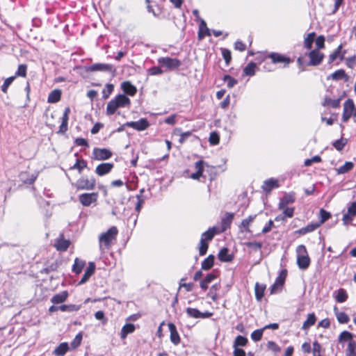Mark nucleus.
<instances>
[{"mask_svg":"<svg viewBox=\"0 0 356 356\" xmlns=\"http://www.w3.org/2000/svg\"><path fill=\"white\" fill-rule=\"evenodd\" d=\"M130 105V99L124 94H120L107 104L106 113L109 115H113L118 108L129 107Z\"/></svg>","mask_w":356,"mask_h":356,"instance_id":"1","label":"nucleus"},{"mask_svg":"<svg viewBox=\"0 0 356 356\" xmlns=\"http://www.w3.org/2000/svg\"><path fill=\"white\" fill-rule=\"evenodd\" d=\"M297 264L300 269L306 270L310 265V258L309 257L306 247L304 245H300L296 248Z\"/></svg>","mask_w":356,"mask_h":356,"instance_id":"2","label":"nucleus"},{"mask_svg":"<svg viewBox=\"0 0 356 356\" xmlns=\"http://www.w3.org/2000/svg\"><path fill=\"white\" fill-rule=\"evenodd\" d=\"M118 233V229L115 226L111 227L106 232L102 233L99 236V248L102 249L103 245L108 248L112 241L115 239Z\"/></svg>","mask_w":356,"mask_h":356,"instance_id":"3","label":"nucleus"},{"mask_svg":"<svg viewBox=\"0 0 356 356\" xmlns=\"http://www.w3.org/2000/svg\"><path fill=\"white\" fill-rule=\"evenodd\" d=\"M95 184L96 181L93 177L88 179L81 177L76 181L75 187L77 190H92L95 187Z\"/></svg>","mask_w":356,"mask_h":356,"instance_id":"4","label":"nucleus"},{"mask_svg":"<svg viewBox=\"0 0 356 356\" xmlns=\"http://www.w3.org/2000/svg\"><path fill=\"white\" fill-rule=\"evenodd\" d=\"M353 115H356L354 102L352 99H348L343 104V121L347 122Z\"/></svg>","mask_w":356,"mask_h":356,"instance_id":"5","label":"nucleus"},{"mask_svg":"<svg viewBox=\"0 0 356 356\" xmlns=\"http://www.w3.org/2000/svg\"><path fill=\"white\" fill-rule=\"evenodd\" d=\"M159 63L165 67L168 70H174L178 68L181 63L177 58H172L170 57H161L158 59Z\"/></svg>","mask_w":356,"mask_h":356,"instance_id":"6","label":"nucleus"},{"mask_svg":"<svg viewBox=\"0 0 356 356\" xmlns=\"http://www.w3.org/2000/svg\"><path fill=\"white\" fill-rule=\"evenodd\" d=\"M113 66L107 63H95L90 66L86 67V72H105L113 73L115 72Z\"/></svg>","mask_w":356,"mask_h":356,"instance_id":"7","label":"nucleus"},{"mask_svg":"<svg viewBox=\"0 0 356 356\" xmlns=\"http://www.w3.org/2000/svg\"><path fill=\"white\" fill-rule=\"evenodd\" d=\"M356 216V202H351L348 207V211L343 214L342 221L344 225H348L352 222L353 218Z\"/></svg>","mask_w":356,"mask_h":356,"instance_id":"8","label":"nucleus"},{"mask_svg":"<svg viewBox=\"0 0 356 356\" xmlns=\"http://www.w3.org/2000/svg\"><path fill=\"white\" fill-rule=\"evenodd\" d=\"M93 159L97 161L106 160L110 159L113 153L111 150L106 148H97L95 147L92 151Z\"/></svg>","mask_w":356,"mask_h":356,"instance_id":"9","label":"nucleus"},{"mask_svg":"<svg viewBox=\"0 0 356 356\" xmlns=\"http://www.w3.org/2000/svg\"><path fill=\"white\" fill-rule=\"evenodd\" d=\"M286 277V270H283L276 278L275 283L270 287V293H275L282 287Z\"/></svg>","mask_w":356,"mask_h":356,"instance_id":"10","label":"nucleus"},{"mask_svg":"<svg viewBox=\"0 0 356 356\" xmlns=\"http://www.w3.org/2000/svg\"><path fill=\"white\" fill-rule=\"evenodd\" d=\"M97 193H83L79 195V199L82 205L89 207L92 203L97 201Z\"/></svg>","mask_w":356,"mask_h":356,"instance_id":"11","label":"nucleus"},{"mask_svg":"<svg viewBox=\"0 0 356 356\" xmlns=\"http://www.w3.org/2000/svg\"><path fill=\"white\" fill-rule=\"evenodd\" d=\"M124 125L134 128L137 131H144L149 127V123L147 119L141 118L136 122H128Z\"/></svg>","mask_w":356,"mask_h":356,"instance_id":"12","label":"nucleus"},{"mask_svg":"<svg viewBox=\"0 0 356 356\" xmlns=\"http://www.w3.org/2000/svg\"><path fill=\"white\" fill-rule=\"evenodd\" d=\"M310 61L309 65L316 66L319 65L324 58V54L319 52L318 49H314L309 52Z\"/></svg>","mask_w":356,"mask_h":356,"instance_id":"13","label":"nucleus"},{"mask_svg":"<svg viewBox=\"0 0 356 356\" xmlns=\"http://www.w3.org/2000/svg\"><path fill=\"white\" fill-rule=\"evenodd\" d=\"M268 58H271L273 63H284V66L288 65L291 63V58L279 53L272 52L268 55Z\"/></svg>","mask_w":356,"mask_h":356,"instance_id":"14","label":"nucleus"},{"mask_svg":"<svg viewBox=\"0 0 356 356\" xmlns=\"http://www.w3.org/2000/svg\"><path fill=\"white\" fill-rule=\"evenodd\" d=\"M70 113V108L69 107H66L65 108L63 115L62 116V122L59 127V130L58 134H65L67 131V123L69 120V114Z\"/></svg>","mask_w":356,"mask_h":356,"instance_id":"15","label":"nucleus"},{"mask_svg":"<svg viewBox=\"0 0 356 356\" xmlns=\"http://www.w3.org/2000/svg\"><path fill=\"white\" fill-rule=\"evenodd\" d=\"M114 165L111 163H102L98 165L95 169V172L99 176H104L109 173L113 168Z\"/></svg>","mask_w":356,"mask_h":356,"instance_id":"16","label":"nucleus"},{"mask_svg":"<svg viewBox=\"0 0 356 356\" xmlns=\"http://www.w3.org/2000/svg\"><path fill=\"white\" fill-rule=\"evenodd\" d=\"M95 270V264L93 262H89L88 266L85 270L84 274L83 275L81 280L79 282V284H83L86 283L90 277L92 276V275L94 274Z\"/></svg>","mask_w":356,"mask_h":356,"instance_id":"17","label":"nucleus"},{"mask_svg":"<svg viewBox=\"0 0 356 356\" xmlns=\"http://www.w3.org/2000/svg\"><path fill=\"white\" fill-rule=\"evenodd\" d=\"M121 89L129 96H134L137 92V88L130 81H124L121 83Z\"/></svg>","mask_w":356,"mask_h":356,"instance_id":"18","label":"nucleus"},{"mask_svg":"<svg viewBox=\"0 0 356 356\" xmlns=\"http://www.w3.org/2000/svg\"><path fill=\"white\" fill-rule=\"evenodd\" d=\"M168 328H169V330H170V341L171 342L175 344V345H177L180 342V337H179V335L177 332V328H176V326L174 323H168Z\"/></svg>","mask_w":356,"mask_h":356,"instance_id":"19","label":"nucleus"},{"mask_svg":"<svg viewBox=\"0 0 356 356\" xmlns=\"http://www.w3.org/2000/svg\"><path fill=\"white\" fill-rule=\"evenodd\" d=\"M279 186L278 181L277 179L273 178L268 179L264 181L262 186V189L266 192H270L272 189L277 188Z\"/></svg>","mask_w":356,"mask_h":356,"instance_id":"20","label":"nucleus"},{"mask_svg":"<svg viewBox=\"0 0 356 356\" xmlns=\"http://www.w3.org/2000/svg\"><path fill=\"white\" fill-rule=\"evenodd\" d=\"M218 258L223 262H229L233 260V256L229 254V250L227 248H223L220 250Z\"/></svg>","mask_w":356,"mask_h":356,"instance_id":"21","label":"nucleus"},{"mask_svg":"<svg viewBox=\"0 0 356 356\" xmlns=\"http://www.w3.org/2000/svg\"><path fill=\"white\" fill-rule=\"evenodd\" d=\"M295 201V197L293 194H286L280 201L278 208L279 209H284V207L293 203Z\"/></svg>","mask_w":356,"mask_h":356,"instance_id":"22","label":"nucleus"},{"mask_svg":"<svg viewBox=\"0 0 356 356\" xmlns=\"http://www.w3.org/2000/svg\"><path fill=\"white\" fill-rule=\"evenodd\" d=\"M334 312L339 323H348L350 321L348 316L343 312H339L337 307H334Z\"/></svg>","mask_w":356,"mask_h":356,"instance_id":"23","label":"nucleus"},{"mask_svg":"<svg viewBox=\"0 0 356 356\" xmlns=\"http://www.w3.org/2000/svg\"><path fill=\"white\" fill-rule=\"evenodd\" d=\"M234 218V213H226L221 221V231L225 232L231 225Z\"/></svg>","mask_w":356,"mask_h":356,"instance_id":"24","label":"nucleus"},{"mask_svg":"<svg viewBox=\"0 0 356 356\" xmlns=\"http://www.w3.org/2000/svg\"><path fill=\"white\" fill-rule=\"evenodd\" d=\"M68 297V293L66 291H63L61 293L54 295L51 298V302L54 304H60L66 300Z\"/></svg>","mask_w":356,"mask_h":356,"instance_id":"25","label":"nucleus"},{"mask_svg":"<svg viewBox=\"0 0 356 356\" xmlns=\"http://www.w3.org/2000/svg\"><path fill=\"white\" fill-rule=\"evenodd\" d=\"M216 276L214 273H211L207 275L206 277L200 281V285L202 290H207L208 288V285L212 282Z\"/></svg>","mask_w":356,"mask_h":356,"instance_id":"26","label":"nucleus"},{"mask_svg":"<svg viewBox=\"0 0 356 356\" xmlns=\"http://www.w3.org/2000/svg\"><path fill=\"white\" fill-rule=\"evenodd\" d=\"M318 227H319V226H318V225H317L316 222H312V223L307 225L306 227H302V228L299 229L298 230L296 231V233L300 234V235H304L309 232H312L314 231Z\"/></svg>","mask_w":356,"mask_h":356,"instance_id":"27","label":"nucleus"},{"mask_svg":"<svg viewBox=\"0 0 356 356\" xmlns=\"http://www.w3.org/2000/svg\"><path fill=\"white\" fill-rule=\"evenodd\" d=\"M69 350L68 343L66 342L61 343L54 350V354L56 356H64Z\"/></svg>","mask_w":356,"mask_h":356,"instance_id":"28","label":"nucleus"},{"mask_svg":"<svg viewBox=\"0 0 356 356\" xmlns=\"http://www.w3.org/2000/svg\"><path fill=\"white\" fill-rule=\"evenodd\" d=\"M198 38L202 39L205 35H210V30L207 28V24L204 20L201 19L199 26Z\"/></svg>","mask_w":356,"mask_h":356,"instance_id":"29","label":"nucleus"},{"mask_svg":"<svg viewBox=\"0 0 356 356\" xmlns=\"http://www.w3.org/2000/svg\"><path fill=\"white\" fill-rule=\"evenodd\" d=\"M70 243V241L61 238L56 240L54 245L58 250L65 251L69 248Z\"/></svg>","mask_w":356,"mask_h":356,"instance_id":"30","label":"nucleus"},{"mask_svg":"<svg viewBox=\"0 0 356 356\" xmlns=\"http://www.w3.org/2000/svg\"><path fill=\"white\" fill-rule=\"evenodd\" d=\"M338 341L339 343H350V341H354L353 334L348 331H343L339 336Z\"/></svg>","mask_w":356,"mask_h":356,"instance_id":"31","label":"nucleus"},{"mask_svg":"<svg viewBox=\"0 0 356 356\" xmlns=\"http://www.w3.org/2000/svg\"><path fill=\"white\" fill-rule=\"evenodd\" d=\"M134 330H135V326L134 324H132V323L125 324L121 330V333H120L121 338L123 339H125L129 334L134 332Z\"/></svg>","mask_w":356,"mask_h":356,"instance_id":"32","label":"nucleus"},{"mask_svg":"<svg viewBox=\"0 0 356 356\" xmlns=\"http://www.w3.org/2000/svg\"><path fill=\"white\" fill-rule=\"evenodd\" d=\"M214 256L213 254L209 255L202 262V269L204 270H208L211 269L214 263Z\"/></svg>","mask_w":356,"mask_h":356,"instance_id":"33","label":"nucleus"},{"mask_svg":"<svg viewBox=\"0 0 356 356\" xmlns=\"http://www.w3.org/2000/svg\"><path fill=\"white\" fill-rule=\"evenodd\" d=\"M316 321V318L314 313L308 314L306 321L302 324V330L309 329L311 326H312L315 324Z\"/></svg>","mask_w":356,"mask_h":356,"instance_id":"34","label":"nucleus"},{"mask_svg":"<svg viewBox=\"0 0 356 356\" xmlns=\"http://www.w3.org/2000/svg\"><path fill=\"white\" fill-rule=\"evenodd\" d=\"M61 92L60 90H52L48 96V102L49 103H56L60 99Z\"/></svg>","mask_w":356,"mask_h":356,"instance_id":"35","label":"nucleus"},{"mask_svg":"<svg viewBox=\"0 0 356 356\" xmlns=\"http://www.w3.org/2000/svg\"><path fill=\"white\" fill-rule=\"evenodd\" d=\"M85 264L86 263L84 261L79 259V258H76L74 260V264L72 266V271L76 274H79L83 268Z\"/></svg>","mask_w":356,"mask_h":356,"instance_id":"36","label":"nucleus"},{"mask_svg":"<svg viewBox=\"0 0 356 356\" xmlns=\"http://www.w3.org/2000/svg\"><path fill=\"white\" fill-rule=\"evenodd\" d=\"M354 167L353 163L346 161L343 165L337 169V174H345L350 171Z\"/></svg>","mask_w":356,"mask_h":356,"instance_id":"37","label":"nucleus"},{"mask_svg":"<svg viewBox=\"0 0 356 356\" xmlns=\"http://www.w3.org/2000/svg\"><path fill=\"white\" fill-rule=\"evenodd\" d=\"M265 289L266 286L260 285L259 283H256L254 286L255 297L258 301H260L262 299Z\"/></svg>","mask_w":356,"mask_h":356,"instance_id":"38","label":"nucleus"},{"mask_svg":"<svg viewBox=\"0 0 356 356\" xmlns=\"http://www.w3.org/2000/svg\"><path fill=\"white\" fill-rule=\"evenodd\" d=\"M319 217L320 220L318 222H316V223L320 227L322 224H323L326 220H327L331 217V214L330 212L327 211L324 209H321L319 211Z\"/></svg>","mask_w":356,"mask_h":356,"instance_id":"39","label":"nucleus"},{"mask_svg":"<svg viewBox=\"0 0 356 356\" xmlns=\"http://www.w3.org/2000/svg\"><path fill=\"white\" fill-rule=\"evenodd\" d=\"M256 68H257L256 63H254L253 62H250L243 69V73L246 76H252L254 75Z\"/></svg>","mask_w":356,"mask_h":356,"instance_id":"40","label":"nucleus"},{"mask_svg":"<svg viewBox=\"0 0 356 356\" xmlns=\"http://www.w3.org/2000/svg\"><path fill=\"white\" fill-rule=\"evenodd\" d=\"M217 233L216 227L209 228L207 231L204 232L201 238H204V241H209L213 239L215 234Z\"/></svg>","mask_w":356,"mask_h":356,"instance_id":"41","label":"nucleus"},{"mask_svg":"<svg viewBox=\"0 0 356 356\" xmlns=\"http://www.w3.org/2000/svg\"><path fill=\"white\" fill-rule=\"evenodd\" d=\"M19 177L24 183L32 184L35 181L37 177L33 174L28 177V174L26 172H21Z\"/></svg>","mask_w":356,"mask_h":356,"instance_id":"42","label":"nucleus"},{"mask_svg":"<svg viewBox=\"0 0 356 356\" xmlns=\"http://www.w3.org/2000/svg\"><path fill=\"white\" fill-rule=\"evenodd\" d=\"M86 167L87 163L86 161L77 159L74 165L70 168V170H78L79 172L81 173L83 169Z\"/></svg>","mask_w":356,"mask_h":356,"instance_id":"43","label":"nucleus"},{"mask_svg":"<svg viewBox=\"0 0 356 356\" xmlns=\"http://www.w3.org/2000/svg\"><path fill=\"white\" fill-rule=\"evenodd\" d=\"M80 306L76 305H63L59 306V309L62 312H76L80 309Z\"/></svg>","mask_w":356,"mask_h":356,"instance_id":"44","label":"nucleus"},{"mask_svg":"<svg viewBox=\"0 0 356 356\" xmlns=\"http://www.w3.org/2000/svg\"><path fill=\"white\" fill-rule=\"evenodd\" d=\"M330 77L333 80H336V81L340 80L342 79H345L346 80L348 79V76L343 70H339L335 71L334 73H332L330 75Z\"/></svg>","mask_w":356,"mask_h":356,"instance_id":"45","label":"nucleus"},{"mask_svg":"<svg viewBox=\"0 0 356 356\" xmlns=\"http://www.w3.org/2000/svg\"><path fill=\"white\" fill-rule=\"evenodd\" d=\"M323 105L324 106H331L332 108H338L340 105V99H332L330 98H325Z\"/></svg>","mask_w":356,"mask_h":356,"instance_id":"46","label":"nucleus"},{"mask_svg":"<svg viewBox=\"0 0 356 356\" xmlns=\"http://www.w3.org/2000/svg\"><path fill=\"white\" fill-rule=\"evenodd\" d=\"M336 300L338 302L342 303L346 301L348 298V294L343 289H339L336 296Z\"/></svg>","mask_w":356,"mask_h":356,"instance_id":"47","label":"nucleus"},{"mask_svg":"<svg viewBox=\"0 0 356 356\" xmlns=\"http://www.w3.org/2000/svg\"><path fill=\"white\" fill-rule=\"evenodd\" d=\"M247 343H248V339L245 338V337L238 335L236 337V339L234 341L233 347L238 348V346H246Z\"/></svg>","mask_w":356,"mask_h":356,"instance_id":"48","label":"nucleus"},{"mask_svg":"<svg viewBox=\"0 0 356 356\" xmlns=\"http://www.w3.org/2000/svg\"><path fill=\"white\" fill-rule=\"evenodd\" d=\"M315 33L312 32L309 33L304 40V46L305 48L310 49L312 47V44L314 40Z\"/></svg>","mask_w":356,"mask_h":356,"instance_id":"49","label":"nucleus"},{"mask_svg":"<svg viewBox=\"0 0 356 356\" xmlns=\"http://www.w3.org/2000/svg\"><path fill=\"white\" fill-rule=\"evenodd\" d=\"M208 243L204 241V238H201L200 241L199 253L200 256H204L208 250Z\"/></svg>","mask_w":356,"mask_h":356,"instance_id":"50","label":"nucleus"},{"mask_svg":"<svg viewBox=\"0 0 356 356\" xmlns=\"http://www.w3.org/2000/svg\"><path fill=\"white\" fill-rule=\"evenodd\" d=\"M223 81L227 83V86L229 88H233L238 83L236 79L228 74L224 76Z\"/></svg>","mask_w":356,"mask_h":356,"instance_id":"51","label":"nucleus"},{"mask_svg":"<svg viewBox=\"0 0 356 356\" xmlns=\"http://www.w3.org/2000/svg\"><path fill=\"white\" fill-rule=\"evenodd\" d=\"M114 89V86L111 83H107L102 90L103 97L104 99L108 98Z\"/></svg>","mask_w":356,"mask_h":356,"instance_id":"52","label":"nucleus"},{"mask_svg":"<svg viewBox=\"0 0 356 356\" xmlns=\"http://www.w3.org/2000/svg\"><path fill=\"white\" fill-rule=\"evenodd\" d=\"M264 330V328H261V329H258V330L253 331L251 334V339L254 341H260L262 338Z\"/></svg>","mask_w":356,"mask_h":356,"instance_id":"53","label":"nucleus"},{"mask_svg":"<svg viewBox=\"0 0 356 356\" xmlns=\"http://www.w3.org/2000/svg\"><path fill=\"white\" fill-rule=\"evenodd\" d=\"M186 314L189 317L200 318L201 312L197 309L188 307L186 309Z\"/></svg>","mask_w":356,"mask_h":356,"instance_id":"54","label":"nucleus"},{"mask_svg":"<svg viewBox=\"0 0 356 356\" xmlns=\"http://www.w3.org/2000/svg\"><path fill=\"white\" fill-rule=\"evenodd\" d=\"M26 70L27 65L26 64H21L18 66V69L15 72V75L14 76H22L25 77L26 76Z\"/></svg>","mask_w":356,"mask_h":356,"instance_id":"55","label":"nucleus"},{"mask_svg":"<svg viewBox=\"0 0 356 356\" xmlns=\"http://www.w3.org/2000/svg\"><path fill=\"white\" fill-rule=\"evenodd\" d=\"M256 218V215L250 216L248 218L243 219L241 222V225L247 232H250L248 227L250 224L253 222L254 218Z\"/></svg>","mask_w":356,"mask_h":356,"instance_id":"56","label":"nucleus"},{"mask_svg":"<svg viewBox=\"0 0 356 356\" xmlns=\"http://www.w3.org/2000/svg\"><path fill=\"white\" fill-rule=\"evenodd\" d=\"M346 139H344L343 138H341L339 140H335L333 143V146L339 151H341L343 149L344 146L346 144Z\"/></svg>","mask_w":356,"mask_h":356,"instance_id":"57","label":"nucleus"},{"mask_svg":"<svg viewBox=\"0 0 356 356\" xmlns=\"http://www.w3.org/2000/svg\"><path fill=\"white\" fill-rule=\"evenodd\" d=\"M180 131V129H176L175 132L180 135L179 142L180 144H183L186 140V139L191 136L192 134L191 131H186L179 134Z\"/></svg>","mask_w":356,"mask_h":356,"instance_id":"58","label":"nucleus"},{"mask_svg":"<svg viewBox=\"0 0 356 356\" xmlns=\"http://www.w3.org/2000/svg\"><path fill=\"white\" fill-rule=\"evenodd\" d=\"M341 48H342V45L340 44L334 50V51L330 55L329 60H328L329 63L334 62L337 59V58H338L340 56V52H341Z\"/></svg>","mask_w":356,"mask_h":356,"instance_id":"59","label":"nucleus"},{"mask_svg":"<svg viewBox=\"0 0 356 356\" xmlns=\"http://www.w3.org/2000/svg\"><path fill=\"white\" fill-rule=\"evenodd\" d=\"M350 354H356V341H350L348 343V346L346 349V355Z\"/></svg>","mask_w":356,"mask_h":356,"instance_id":"60","label":"nucleus"},{"mask_svg":"<svg viewBox=\"0 0 356 356\" xmlns=\"http://www.w3.org/2000/svg\"><path fill=\"white\" fill-rule=\"evenodd\" d=\"M15 79V76H10V77H8L7 78L3 85L1 86V90L4 92V93H6L7 92V90H8V87L10 86V85L13 83V81H14V79Z\"/></svg>","mask_w":356,"mask_h":356,"instance_id":"61","label":"nucleus"},{"mask_svg":"<svg viewBox=\"0 0 356 356\" xmlns=\"http://www.w3.org/2000/svg\"><path fill=\"white\" fill-rule=\"evenodd\" d=\"M222 56L226 64L229 65L232 60L231 51L227 49H222Z\"/></svg>","mask_w":356,"mask_h":356,"instance_id":"62","label":"nucleus"},{"mask_svg":"<svg viewBox=\"0 0 356 356\" xmlns=\"http://www.w3.org/2000/svg\"><path fill=\"white\" fill-rule=\"evenodd\" d=\"M321 344L317 341H314L313 342V356H321Z\"/></svg>","mask_w":356,"mask_h":356,"instance_id":"63","label":"nucleus"},{"mask_svg":"<svg viewBox=\"0 0 356 356\" xmlns=\"http://www.w3.org/2000/svg\"><path fill=\"white\" fill-rule=\"evenodd\" d=\"M81 340H82V334L79 333L78 334L76 335L75 338L72 341L71 346L73 348H77L81 344Z\"/></svg>","mask_w":356,"mask_h":356,"instance_id":"64","label":"nucleus"}]
</instances>
